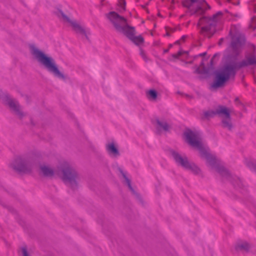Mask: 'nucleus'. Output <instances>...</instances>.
<instances>
[{"mask_svg":"<svg viewBox=\"0 0 256 256\" xmlns=\"http://www.w3.org/2000/svg\"><path fill=\"white\" fill-rule=\"evenodd\" d=\"M250 48H252V51L246 54V60L239 62L228 64L224 66L220 72L216 74L215 80L211 85L212 88H216L222 86L230 76H235L237 70L248 66H256V46L250 44Z\"/></svg>","mask_w":256,"mask_h":256,"instance_id":"f257e3e1","label":"nucleus"},{"mask_svg":"<svg viewBox=\"0 0 256 256\" xmlns=\"http://www.w3.org/2000/svg\"><path fill=\"white\" fill-rule=\"evenodd\" d=\"M29 50L32 58L40 66L56 78H64L62 72L60 70L58 66L52 56L45 53L34 44H30Z\"/></svg>","mask_w":256,"mask_h":256,"instance_id":"f03ea898","label":"nucleus"},{"mask_svg":"<svg viewBox=\"0 0 256 256\" xmlns=\"http://www.w3.org/2000/svg\"><path fill=\"white\" fill-rule=\"evenodd\" d=\"M108 18L118 32L124 34L136 45H140L144 42V40L142 36H134V28L128 24L127 20L124 17L115 12H110L108 13Z\"/></svg>","mask_w":256,"mask_h":256,"instance_id":"7ed1b4c3","label":"nucleus"},{"mask_svg":"<svg viewBox=\"0 0 256 256\" xmlns=\"http://www.w3.org/2000/svg\"><path fill=\"white\" fill-rule=\"evenodd\" d=\"M207 162L212 168H215L216 170L224 178L229 180L234 186L238 188H242L243 184L240 180L236 176H232L229 172L222 166L217 164L215 156L210 154L206 158Z\"/></svg>","mask_w":256,"mask_h":256,"instance_id":"20e7f679","label":"nucleus"},{"mask_svg":"<svg viewBox=\"0 0 256 256\" xmlns=\"http://www.w3.org/2000/svg\"><path fill=\"white\" fill-rule=\"evenodd\" d=\"M222 15V12H218L211 18L203 16L200 18L198 26H203L201 28V33L207 36L208 38H211L216 31V27L218 20V17Z\"/></svg>","mask_w":256,"mask_h":256,"instance_id":"39448f33","label":"nucleus"},{"mask_svg":"<svg viewBox=\"0 0 256 256\" xmlns=\"http://www.w3.org/2000/svg\"><path fill=\"white\" fill-rule=\"evenodd\" d=\"M34 160L30 155L16 156L10 164L11 167L16 171L22 173H29L33 168Z\"/></svg>","mask_w":256,"mask_h":256,"instance_id":"423d86ee","label":"nucleus"},{"mask_svg":"<svg viewBox=\"0 0 256 256\" xmlns=\"http://www.w3.org/2000/svg\"><path fill=\"white\" fill-rule=\"evenodd\" d=\"M0 100L8 106L11 112L19 119H22L26 116L18 100L12 98L7 94L0 91Z\"/></svg>","mask_w":256,"mask_h":256,"instance_id":"0eeeda50","label":"nucleus"},{"mask_svg":"<svg viewBox=\"0 0 256 256\" xmlns=\"http://www.w3.org/2000/svg\"><path fill=\"white\" fill-rule=\"evenodd\" d=\"M80 175L74 167L65 162V185L72 190L78 188Z\"/></svg>","mask_w":256,"mask_h":256,"instance_id":"6e6552de","label":"nucleus"},{"mask_svg":"<svg viewBox=\"0 0 256 256\" xmlns=\"http://www.w3.org/2000/svg\"><path fill=\"white\" fill-rule=\"evenodd\" d=\"M182 5L188 8L191 15L203 14L206 10L210 8L205 0H184Z\"/></svg>","mask_w":256,"mask_h":256,"instance_id":"1a4fd4ad","label":"nucleus"},{"mask_svg":"<svg viewBox=\"0 0 256 256\" xmlns=\"http://www.w3.org/2000/svg\"><path fill=\"white\" fill-rule=\"evenodd\" d=\"M187 142L192 147L198 149L201 157L206 158L210 154L203 146L202 143L198 140L197 134L192 131L188 130L184 133Z\"/></svg>","mask_w":256,"mask_h":256,"instance_id":"9d476101","label":"nucleus"},{"mask_svg":"<svg viewBox=\"0 0 256 256\" xmlns=\"http://www.w3.org/2000/svg\"><path fill=\"white\" fill-rule=\"evenodd\" d=\"M170 153L178 166H180L185 169L190 170L196 174L200 172V168L194 164L190 163L186 156H182L179 153L174 150H171Z\"/></svg>","mask_w":256,"mask_h":256,"instance_id":"9b49d317","label":"nucleus"},{"mask_svg":"<svg viewBox=\"0 0 256 256\" xmlns=\"http://www.w3.org/2000/svg\"><path fill=\"white\" fill-rule=\"evenodd\" d=\"M40 170L44 176L51 178L56 176L64 180V165L62 164L58 166L54 170L48 165L42 164L40 166Z\"/></svg>","mask_w":256,"mask_h":256,"instance_id":"f8f14e48","label":"nucleus"},{"mask_svg":"<svg viewBox=\"0 0 256 256\" xmlns=\"http://www.w3.org/2000/svg\"><path fill=\"white\" fill-rule=\"evenodd\" d=\"M65 22L68 24V26L72 28V30L77 34L84 36L88 40H89L88 34L90 32L86 30L85 28L80 24L76 20L70 18L65 15Z\"/></svg>","mask_w":256,"mask_h":256,"instance_id":"ddd939ff","label":"nucleus"},{"mask_svg":"<svg viewBox=\"0 0 256 256\" xmlns=\"http://www.w3.org/2000/svg\"><path fill=\"white\" fill-rule=\"evenodd\" d=\"M246 40L244 37L238 36L233 37L230 47L232 49V54L234 57L238 56L242 52V47L244 45Z\"/></svg>","mask_w":256,"mask_h":256,"instance_id":"4468645a","label":"nucleus"},{"mask_svg":"<svg viewBox=\"0 0 256 256\" xmlns=\"http://www.w3.org/2000/svg\"><path fill=\"white\" fill-rule=\"evenodd\" d=\"M218 54H216L214 55L212 59L210 61V66L208 68H206L204 66V64L202 63V68H197L195 70V72L199 74H208L213 69H214V60L218 56Z\"/></svg>","mask_w":256,"mask_h":256,"instance_id":"2eb2a0df","label":"nucleus"},{"mask_svg":"<svg viewBox=\"0 0 256 256\" xmlns=\"http://www.w3.org/2000/svg\"><path fill=\"white\" fill-rule=\"evenodd\" d=\"M106 150L108 154L113 157H118L120 155L118 148L114 143H110L106 146Z\"/></svg>","mask_w":256,"mask_h":256,"instance_id":"dca6fc26","label":"nucleus"},{"mask_svg":"<svg viewBox=\"0 0 256 256\" xmlns=\"http://www.w3.org/2000/svg\"><path fill=\"white\" fill-rule=\"evenodd\" d=\"M216 114L220 116H224L226 118H230V116L229 110L222 106H218L216 109Z\"/></svg>","mask_w":256,"mask_h":256,"instance_id":"f3484780","label":"nucleus"},{"mask_svg":"<svg viewBox=\"0 0 256 256\" xmlns=\"http://www.w3.org/2000/svg\"><path fill=\"white\" fill-rule=\"evenodd\" d=\"M250 248V244L246 242H238L235 246V250L238 252L240 251L248 252Z\"/></svg>","mask_w":256,"mask_h":256,"instance_id":"a211bd4d","label":"nucleus"},{"mask_svg":"<svg viewBox=\"0 0 256 256\" xmlns=\"http://www.w3.org/2000/svg\"><path fill=\"white\" fill-rule=\"evenodd\" d=\"M156 128L158 130H163L164 131H168L170 128V125L164 120H156Z\"/></svg>","mask_w":256,"mask_h":256,"instance_id":"6ab92c4d","label":"nucleus"},{"mask_svg":"<svg viewBox=\"0 0 256 256\" xmlns=\"http://www.w3.org/2000/svg\"><path fill=\"white\" fill-rule=\"evenodd\" d=\"M118 170L120 172V174H122L123 178H124L128 188L131 190V192L133 193V194L136 195L137 196H138V194L136 193V192L134 191L132 187V186L131 184H130V180L128 179V178L126 176V174L120 168H118Z\"/></svg>","mask_w":256,"mask_h":256,"instance_id":"aec40b11","label":"nucleus"},{"mask_svg":"<svg viewBox=\"0 0 256 256\" xmlns=\"http://www.w3.org/2000/svg\"><path fill=\"white\" fill-rule=\"evenodd\" d=\"M146 96L150 100H156L158 97V92L156 90L151 89L146 92Z\"/></svg>","mask_w":256,"mask_h":256,"instance_id":"412c9836","label":"nucleus"},{"mask_svg":"<svg viewBox=\"0 0 256 256\" xmlns=\"http://www.w3.org/2000/svg\"><path fill=\"white\" fill-rule=\"evenodd\" d=\"M222 126L224 128H227L228 130H232V125L231 122V118L230 116V118H224L222 120Z\"/></svg>","mask_w":256,"mask_h":256,"instance_id":"4be33fe9","label":"nucleus"},{"mask_svg":"<svg viewBox=\"0 0 256 256\" xmlns=\"http://www.w3.org/2000/svg\"><path fill=\"white\" fill-rule=\"evenodd\" d=\"M245 164L252 170L256 172V160H246Z\"/></svg>","mask_w":256,"mask_h":256,"instance_id":"5701e85b","label":"nucleus"},{"mask_svg":"<svg viewBox=\"0 0 256 256\" xmlns=\"http://www.w3.org/2000/svg\"><path fill=\"white\" fill-rule=\"evenodd\" d=\"M216 115V110H208L204 112V116L202 118V120L207 119L208 120L210 118H212Z\"/></svg>","mask_w":256,"mask_h":256,"instance_id":"b1692460","label":"nucleus"},{"mask_svg":"<svg viewBox=\"0 0 256 256\" xmlns=\"http://www.w3.org/2000/svg\"><path fill=\"white\" fill-rule=\"evenodd\" d=\"M54 14L60 19L64 20V13L62 10V6L56 7Z\"/></svg>","mask_w":256,"mask_h":256,"instance_id":"393cba45","label":"nucleus"},{"mask_svg":"<svg viewBox=\"0 0 256 256\" xmlns=\"http://www.w3.org/2000/svg\"><path fill=\"white\" fill-rule=\"evenodd\" d=\"M20 250L22 256H32L28 252L27 248L26 246L22 247Z\"/></svg>","mask_w":256,"mask_h":256,"instance_id":"a878e982","label":"nucleus"},{"mask_svg":"<svg viewBox=\"0 0 256 256\" xmlns=\"http://www.w3.org/2000/svg\"><path fill=\"white\" fill-rule=\"evenodd\" d=\"M140 54L146 62H148V58H147L144 52L142 50H140Z\"/></svg>","mask_w":256,"mask_h":256,"instance_id":"bb28decb","label":"nucleus"},{"mask_svg":"<svg viewBox=\"0 0 256 256\" xmlns=\"http://www.w3.org/2000/svg\"><path fill=\"white\" fill-rule=\"evenodd\" d=\"M182 54V52H178L177 54H174L172 55V57L175 58H178Z\"/></svg>","mask_w":256,"mask_h":256,"instance_id":"cd10ccee","label":"nucleus"},{"mask_svg":"<svg viewBox=\"0 0 256 256\" xmlns=\"http://www.w3.org/2000/svg\"><path fill=\"white\" fill-rule=\"evenodd\" d=\"M122 2L121 4V7L124 10H125V5H126V2H124V0H122Z\"/></svg>","mask_w":256,"mask_h":256,"instance_id":"c85d7f7f","label":"nucleus"},{"mask_svg":"<svg viewBox=\"0 0 256 256\" xmlns=\"http://www.w3.org/2000/svg\"><path fill=\"white\" fill-rule=\"evenodd\" d=\"M234 102L237 103L238 104H241V102H240L239 98H236L234 99Z\"/></svg>","mask_w":256,"mask_h":256,"instance_id":"c756f323","label":"nucleus"},{"mask_svg":"<svg viewBox=\"0 0 256 256\" xmlns=\"http://www.w3.org/2000/svg\"><path fill=\"white\" fill-rule=\"evenodd\" d=\"M184 96L188 98H192V96H190V95H188L187 94H184Z\"/></svg>","mask_w":256,"mask_h":256,"instance_id":"7c9ffc66","label":"nucleus"},{"mask_svg":"<svg viewBox=\"0 0 256 256\" xmlns=\"http://www.w3.org/2000/svg\"><path fill=\"white\" fill-rule=\"evenodd\" d=\"M223 41H224V38H220L218 42V45L220 46L222 44Z\"/></svg>","mask_w":256,"mask_h":256,"instance_id":"2f4dec72","label":"nucleus"},{"mask_svg":"<svg viewBox=\"0 0 256 256\" xmlns=\"http://www.w3.org/2000/svg\"><path fill=\"white\" fill-rule=\"evenodd\" d=\"M166 36H170V32H169L167 30V32L166 33Z\"/></svg>","mask_w":256,"mask_h":256,"instance_id":"473e14b6","label":"nucleus"},{"mask_svg":"<svg viewBox=\"0 0 256 256\" xmlns=\"http://www.w3.org/2000/svg\"><path fill=\"white\" fill-rule=\"evenodd\" d=\"M206 54V52H204V53L200 54V56H204Z\"/></svg>","mask_w":256,"mask_h":256,"instance_id":"72a5a7b5","label":"nucleus"},{"mask_svg":"<svg viewBox=\"0 0 256 256\" xmlns=\"http://www.w3.org/2000/svg\"><path fill=\"white\" fill-rule=\"evenodd\" d=\"M168 49L164 50V52H165V53H166V52H168Z\"/></svg>","mask_w":256,"mask_h":256,"instance_id":"f704fd0d","label":"nucleus"},{"mask_svg":"<svg viewBox=\"0 0 256 256\" xmlns=\"http://www.w3.org/2000/svg\"><path fill=\"white\" fill-rule=\"evenodd\" d=\"M176 44H180V41L179 40H178L176 41V42H175Z\"/></svg>","mask_w":256,"mask_h":256,"instance_id":"c9c22d12","label":"nucleus"},{"mask_svg":"<svg viewBox=\"0 0 256 256\" xmlns=\"http://www.w3.org/2000/svg\"><path fill=\"white\" fill-rule=\"evenodd\" d=\"M182 40H184L185 38V36H183L182 38Z\"/></svg>","mask_w":256,"mask_h":256,"instance_id":"e433bc0d","label":"nucleus"},{"mask_svg":"<svg viewBox=\"0 0 256 256\" xmlns=\"http://www.w3.org/2000/svg\"><path fill=\"white\" fill-rule=\"evenodd\" d=\"M229 1H230V0H228Z\"/></svg>","mask_w":256,"mask_h":256,"instance_id":"4c0bfd02","label":"nucleus"},{"mask_svg":"<svg viewBox=\"0 0 256 256\" xmlns=\"http://www.w3.org/2000/svg\"><path fill=\"white\" fill-rule=\"evenodd\" d=\"M0 91H2L1 90H0Z\"/></svg>","mask_w":256,"mask_h":256,"instance_id":"58836bf2","label":"nucleus"}]
</instances>
